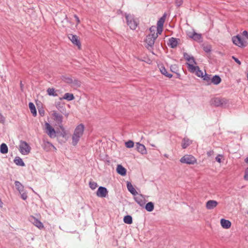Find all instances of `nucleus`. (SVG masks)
<instances>
[{
    "label": "nucleus",
    "mask_w": 248,
    "mask_h": 248,
    "mask_svg": "<svg viewBox=\"0 0 248 248\" xmlns=\"http://www.w3.org/2000/svg\"><path fill=\"white\" fill-rule=\"evenodd\" d=\"M46 91H47V94L49 95L53 96H56L58 95V94L55 92V89L53 88H48Z\"/></svg>",
    "instance_id": "36"
},
{
    "label": "nucleus",
    "mask_w": 248,
    "mask_h": 248,
    "mask_svg": "<svg viewBox=\"0 0 248 248\" xmlns=\"http://www.w3.org/2000/svg\"><path fill=\"white\" fill-rule=\"evenodd\" d=\"M42 147L44 150L46 152L50 151L51 147L55 148V147L52 145V144L48 141H44L42 145Z\"/></svg>",
    "instance_id": "21"
},
{
    "label": "nucleus",
    "mask_w": 248,
    "mask_h": 248,
    "mask_svg": "<svg viewBox=\"0 0 248 248\" xmlns=\"http://www.w3.org/2000/svg\"><path fill=\"white\" fill-rule=\"evenodd\" d=\"M212 104L216 107H219L222 106L224 104H226V102L224 99L217 97L213 99Z\"/></svg>",
    "instance_id": "14"
},
{
    "label": "nucleus",
    "mask_w": 248,
    "mask_h": 248,
    "mask_svg": "<svg viewBox=\"0 0 248 248\" xmlns=\"http://www.w3.org/2000/svg\"><path fill=\"white\" fill-rule=\"evenodd\" d=\"M59 127L61 129V131L59 130L56 131V136L62 138L66 137V132L63 125H61L60 126H59Z\"/></svg>",
    "instance_id": "18"
},
{
    "label": "nucleus",
    "mask_w": 248,
    "mask_h": 248,
    "mask_svg": "<svg viewBox=\"0 0 248 248\" xmlns=\"http://www.w3.org/2000/svg\"><path fill=\"white\" fill-rule=\"evenodd\" d=\"M192 142L189 139L187 138H184L183 139L182 142V147L183 149L186 148L189 145L191 144Z\"/></svg>",
    "instance_id": "24"
},
{
    "label": "nucleus",
    "mask_w": 248,
    "mask_h": 248,
    "mask_svg": "<svg viewBox=\"0 0 248 248\" xmlns=\"http://www.w3.org/2000/svg\"><path fill=\"white\" fill-rule=\"evenodd\" d=\"M166 18V14L165 13L163 16L159 18L157 23V33L159 34H161L162 31L163 25L165 21V19Z\"/></svg>",
    "instance_id": "7"
},
{
    "label": "nucleus",
    "mask_w": 248,
    "mask_h": 248,
    "mask_svg": "<svg viewBox=\"0 0 248 248\" xmlns=\"http://www.w3.org/2000/svg\"><path fill=\"white\" fill-rule=\"evenodd\" d=\"M5 122V117L0 112V123L3 124H4Z\"/></svg>",
    "instance_id": "48"
},
{
    "label": "nucleus",
    "mask_w": 248,
    "mask_h": 248,
    "mask_svg": "<svg viewBox=\"0 0 248 248\" xmlns=\"http://www.w3.org/2000/svg\"><path fill=\"white\" fill-rule=\"evenodd\" d=\"M158 33L149 34L146 36L145 42L147 44L146 47L148 50H153L155 41L158 36Z\"/></svg>",
    "instance_id": "2"
},
{
    "label": "nucleus",
    "mask_w": 248,
    "mask_h": 248,
    "mask_svg": "<svg viewBox=\"0 0 248 248\" xmlns=\"http://www.w3.org/2000/svg\"><path fill=\"white\" fill-rule=\"evenodd\" d=\"M188 61V62H189L190 63H194V64H197V63H196V61H195V59H194V57H193V60H191V59H190V60H188V61Z\"/></svg>",
    "instance_id": "57"
},
{
    "label": "nucleus",
    "mask_w": 248,
    "mask_h": 248,
    "mask_svg": "<svg viewBox=\"0 0 248 248\" xmlns=\"http://www.w3.org/2000/svg\"><path fill=\"white\" fill-rule=\"evenodd\" d=\"M220 224L221 226L224 229H229L231 226V222L229 220L224 218H222L220 220Z\"/></svg>",
    "instance_id": "20"
},
{
    "label": "nucleus",
    "mask_w": 248,
    "mask_h": 248,
    "mask_svg": "<svg viewBox=\"0 0 248 248\" xmlns=\"http://www.w3.org/2000/svg\"><path fill=\"white\" fill-rule=\"evenodd\" d=\"M21 197L23 200H26L28 197L27 194L25 192H21Z\"/></svg>",
    "instance_id": "47"
},
{
    "label": "nucleus",
    "mask_w": 248,
    "mask_h": 248,
    "mask_svg": "<svg viewBox=\"0 0 248 248\" xmlns=\"http://www.w3.org/2000/svg\"><path fill=\"white\" fill-rule=\"evenodd\" d=\"M56 108L62 113H63V111H64L65 108L63 106H61V103L60 102L58 103L56 105Z\"/></svg>",
    "instance_id": "42"
},
{
    "label": "nucleus",
    "mask_w": 248,
    "mask_h": 248,
    "mask_svg": "<svg viewBox=\"0 0 248 248\" xmlns=\"http://www.w3.org/2000/svg\"><path fill=\"white\" fill-rule=\"evenodd\" d=\"M232 59L239 65H240L241 64V62L236 57L234 56H232Z\"/></svg>",
    "instance_id": "51"
},
{
    "label": "nucleus",
    "mask_w": 248,
    "mask_h": 248,
    "mask_svg": "<svg viewBox=\"0 0 248 248\" xmlns=\"http://www.w3.org/2000/svg\"><path fill=\"white\" fill-rule=\"evenodd\" d=\"M46 125L48 135L51 138L56 137V131L55 129L47 123L46 124Z\"/></svg>",
    "instance_id": "11"
},
{
    "label": "nucleus",
    "mask_w": 248,
    "mask_h": 248,
    "mask_svg": "<svg viewBox=\"0 0 248 248\" xmlns=\"http://www.w3.org/2000/svg\"><path fill=\"white\" fill-rule=\"evenodd\" d=\"M136 146L137 151L142 155L147 154L146 149L143 144L137 142L136 143Z\"/></svg>",
    "instance_id": "15"
},
{
    "label": "nucleus",
    "mask_w": 248,
    "mask_h": 248,
    "mask_svg": "<svg viewBox=\"0 0 248 248\" xmlns=\"http://www.w3.org/2000/svg\"><path fill=\"white\" fill-rule=\"evenodd\" d=\"M245 161L246 163H248V157H247L245 159Z\"/></svg>",
    "instance_id": "60"
},
{
    "label": "nucleus",
    "mask_w": 248,
    "mask_h": 248,
    "mask_svg": "<svg viewBox=\"0 0 248 248\" xmlns=\"http://www.w3.org/2000/svg\"><path fill=\"white\" fill-rule=\"evenodd\" d=\"M52 115L53 117V119L58 124L59 126L62 125L63 117L61 114L57 112L56 111H53Z\"/></svg>",
    "instance_id": "8"
},
{
    "label": "nucleus",
    "mask_w": 248,
    "mask_h": 248,
    "mask_svg": "<svg viewBox=\"0 0 248 248\" xmlns=\"http://www.w3.org/2000/svg\"><path fill=\"white\" fill-rule=\"evenodd\" d=\"M242 35L247 38L248 36V32L247 31H244L242 32Z\"/></svg>",
    "instance_id": "56"
},
{
    "label": "nucleus",
    "mask_w": 248,
    "mask_h": 248,
    "mask_svg": "<svg viewBox=\"0 0 248 248\" xmlns=\"http://www.w3.org/2000/svg\"><path fill=\"white\" fill-rule=\"evenodd\" d=\"M33 224L37 228H38L40 229H42L44 228V225L43 223L38 219L35 218V217H33Z\"/></svg>",
    "instance_id": "28"
},
{
    "label": "nucleus",
    "mask_w": 248,
    "mask_h": 248,
    "mask_svg": "<svg viewBox=\"0 0 248 248\" xmlns=\"http://www.w3.org/2000/svg\"><path fill=\"white\" fill-rule=\"evenodd\" d=\"M14 162L16 165L18 166L23 167L25 165L22 159L19 157H16L14 159Z\"/></svg>",
    "instance_id": "32"
},
{
    "label": "nucleus",
    "mask_w": 248,
    "mask_h": 248,
    "mask_svg": "<svg viewBox=\"0 0 248 248\" xmlns=\"http://www.w3.org/2000/svg\"><path fill=\"white\" fill-rule=\"evenodd\" d=\"M68 38L70 40L72 43L78 47V49L81 48V43L80 40L78 39V36L76 35H73L72 34H69L68 35Z\"/></svg>",
    "instance_id": "9"
},
{
    "label": "nucleus",
    "mask_w": 248,
    "mask_h": 248,
    "mask_svg": "<svg viewBox=\"0 0 248 248\" xmlns=\"http://www.w3.org/2000/svg\"><path fill=\"white\" fill-rule=\"evenodd\" d=\"M15 184L16 189L19 191L20 194H21V192L24 191V186L18 181H16Z\"/></svg>",
    "instance_id": "26"
},
{
    "label": "nucleus",
    "mask_w": 248,
    "mask_h": 248,
    "mask_svg": "<svg viewBox=\"0 0 248 248\" xmlns=\"http://www.w3.org/2000/svg\"><path fill=\"white\" fill-rule=\"evenodd\" d=\"M194 33V31H192V32H189L187 35L188 36V37L191 38V39H193V37H192L193 36V34Z\"/></svg>",
    "instance_id": "54"
},
{
    "label": "nucleus",
    "mask_w": 248,
    "mask_h": 248,
    "mask_svg": "<svg viewBox=\"0 0 248 248\" xmlns=\"http://www.w3.org/2000/svg\"><path fill=\"white\" fill-rule=\"evenodd\" d=\"M187 67H188V70H189V71L191 73H195L197 70L198 69H199V67L198 66H194L191 63H187Z\"/></svg>",
    "instance_id": "30"
},
{
    "label": "nucleus",
    "mask_w": 248,
    "mask_h": 248,
    "mask_svg": "<svg viewBox=\"0 0 248 248\" xmlns=\"http://www.w3.org/2000/svg\"><path fill=\"white\" fill-rule=\"evenodd\" d=\"M117 172L122 176H125L126 174V170L121 165H118L116 168Z\"/></svg>",
    "instance_id": "17"
},
{
    "label": "nucleus",
    "mask_w": 248,
    "mask_h": 248,
    "mask_svg": "<svg viewBox=\"0 0 248 248\" xmlns=\"http://www.w3.org/2000/svg\"><path fill=\"white\" fill-rule=\"evenodd\" d=\"M145 209L148 212H152L154 209V204L152 202H148L145 206Z\"/></svg>",
    "instance_id": "33"
},
{
    "label": "nucleus",
    "mask_w": 248,
    "mask_h": 248,
    "mask_svg": "<svg viewBox=\"0 0 248 248\" xmlns=\"http://www.w3.org/2000/svg\"><path fill=\"white\" fill-rule=\"evenodd\" d=\"M75 98V97L72 93H65L63 96L62 98H61L60 99L62 100V99L67 100L68 101H71L74 100Z\"/></svg>",
    "instance_id": "27"
},
{
    "label": "nucleus",
    "mask_w": 248,
    "mask_h": 248,
    "mask_svg": "<svg viewBox=\"0 0 248 248\" xmlns=\"http://www.w3.org/2000/svg\"><path fill=\"white\" fill-rule=\"evenodd\" d=\"M89 186L92 189L94 190L97 187V184L95 182L90 181Z\"/></svg>",
    "instance_id": "41"
},
{
    "label": "nucleus",
    "mask_w": 248,
    "mask_h": 248,
    "mask_svg": "<svg viewBox=\"0 0 248 248\" xmlns=\"http://www.w3.org/2000/svg\"><path fill=\"white\" fill-rule=\"evenodd\" d=\"M134 143L132 140H128L127 142H125V146L128 148H132L134 146Z\"/></svg>",
    "instance_id": "40"
},
{
    "label": "nucleus",
    "mask_w": 248,
    "mask_h": 248,
    "mask_svg": "<svg viewBox=\"0 0 248 248\" xmlns=\"http://www.w3.org/2000/svg\"><path fill=\"white\" fill-rule=\"evenodd\" d=\"M8 152V148L7 145L2 143L0 146V152L1 154H7Z\"/></svg>",
    "instance_id": "29"
},
{
    "label": "nucleus",
    "mask_w": 248,
    "mask_h": 248,
    "mask_svg": "<svg viewBox=\"0 0 248 248\" xmlns=\"http://www.w3.org/2000/svg\"><path fill=\"white\" fill-rule=\"evenodd\" d=\"M124 221L125 223L127 224H131L132 223L133 220L132 217L130 215H126L124 217Z\"/></svg>",
    "instance_id": "34"
},
{
    "label": "nucleus",
    "mask_w": 248,
    "mask_h": 248,
    "mask_svg": "<svg viewBox=\"0 0 248 248\" xmlns=\"http://www.w3.org/2000/svg\"><path fill=\"white\" fill-rule=\"evenodd\" d=\"M175 4L177 6L179 7L183 4V0H175Z\"/></svg>",
    "instance_id": "49"
},
{
    "label": "nucleus",
    "mask_w": 248,
    "mask_h": 248,
    "mask_svg": "<svg viewBox=\"0 0 248 248\" xmlns=\"http://www.w3.org/2000/svg\"><path fill=\"white\" fill-rule=\"evenodd\" d=\"M73 86L76 87H79L81 86V82L77 79H73V82L72 83Z\"/></svg>",
    "instance_id": "38"
},
{
    "label": "nucleus",
    "mask_w": 248,
    "mask_h": 248,
    "mask_svg": "<svg viewBox=\"0 0 248 248\" xmlns=\"http://www.w3.org/2000/svg\"><path fill=\"white\" fill-rule=\"evenodd\" d=\"M97 196L101 198H105L108 194V191L106 187L103 186H99L96 192Z\"/></svg>",
    "instance_id": "10"
},
{
    "label": "nucleus",
    "mask_w": 248,
    "mask_h": 248,
    "mask_svg": "<svg viewBox=\"0 0 248 248\" xmlns=\"http://www.w3.org/2000/svg\"><path fill=\"white\" fill-rule=\"evenodd\" d=\"M244 179L248 181V169H247L246 170V171H245V175H244Z\"/></svg>",
    "instance_id": "52"
},
{
    "label": "nucleus",
    "mask_w": 248,
    "mask_h": 248,
    "mask_svg": "<svg viewBox=\"0 0 248 248\" xmlns=\"http://www.w3.org/2000/svg\"><path fill=\"white\" fill-rule=\"evenodd\" d=\"M159 69L161 74L165 76L166 77L170 78L172 77V74L168 73L167 70L166 69L163 65H161L159 66Z\"/></svg>",
    "instance_id": "22"
},
{
    "label": "nucleus",
    "mask_w": 248,
    "mask_h": 248,
    "mask_svg": "<svg viewBox=\"0 0 248 248\" xmlns=\"http://www.w3.org/2000/svg\"><path fill=\"white\" fill-rule=\"evenodd\" d=\"M214 151L211 150L207 152V155L208 156H211L214 154Z\"/></svg>",
    "instance_id": "53"
},
{
    "label": "nucleus",
    "mask_w": 248,
    "mask_h": 248,
    "mask_svg": "<svg viewBox=\"0 0 248 248\" xmlns=\"http://www.w3.org/2000/svg\"><path fill=\"white\" fill-rule=\"evenodd\" d=\"M195 74L198 77H201L202 78L203 76V72L200 69V68L199 67V69H198L195 73Z\"/></svg>",
    "instance_id": "43"
},
{
    "label": "nucleus",
    "mask_w": 248,
    "mask_h": 248,
    "mask_svg": "<svg viewBox=\"0 0 248 248\" xmlns=\"http://www.w3.org/2000/svg\"><path fill=\"white\" fill-rule=\"evenodd\" d=\"M222 157V155H218L216 157V160L218 163H220L221 162V157Z\"/></svg>",
    "instance_id": "50"
},
{
    "label": "nucleus",
    "mask_w": 248,
    "mask_h": 248,
    "mask_svg": "<svg viewBox=\"0 0 248 248\" xmlns=\"http://www.w3.org/2000/svg\"><path fill=\"white\" fill-rule=\"evenodd\" d=\"M180 41V39L179 38L171 37L169 39L168 45L170 46L171 48H174L177 46L179 42Z\"/></svg>",
    "instance_id": "13"
},
{
    "label": "nucleus",
    "mask_w": 248,
    "mask_h": 248,
    "mask_svg": "<svg viewBox=\"0 0 248 248\" xmlns=\"http://www.w3.org/2000/svg\"><path fill=\"white\" fill-rule=\"evenodd\" d=\"M218 204V202L216 201L209 200L206 203V208L208 210H212L215 208Z\"/></svg>",
    "instance_id": "16"
},
{
    "label": "nucleus",
    "mask_w": 248,
    "mask_h": 248,
    "mask_svg": "<svg viewBox=\"0 0 248 248\" xmlns=\"http://www.w3.org/2000/svg\"><path fill=\"white\" fill-rule=\"evenodd\" d=\"M127 188L128 190L134 196H136L138 194L137 191L134 188L133 185L130 182H127L126 184Z\"/></svg>",
    "instance_id": "19"
},
{
    "label": "nucleus",
    "mask_w": 248,
    "mask_h": 248,
    "mask_svg": "<svg viewBox=\"0 0 248 248\" xmlns=\"http://www.w3.org/2000/svg\"><path fill=\"white\" fill-rule=\"evenodd\" d=\"M170 70L173 73H176L177 71V66L176 65H171L170 67Z\"/></svg>",
    "instance_id": "45"
},
{
    "label": "nucleus",
    "mask_w": 248,
    "mask_h": 248,
    "mask_svg": "<svg viewBox=\"0 0 248 248\" xmlns=\"http://www.w3.org/2000/svg\"><path fill=\"white\" fill-rule=\"evenodd\" d=\"M176 73L177 74V78H180V77H181L180 74L179 73Z\"/></svg>",
    "instance_id": "58"
},
{
    "label": "nucleus",
    "mask_w": 248,
    "mask_h": 248,
    "mask_svg": "<svg viewBox=\"0 0 248 248\" xmlns=\"http://www.w3.org/2000/svg\"><path fill=\"white\" fill-rule=\"evenodd\" d=\"M134 200L136 202L139 204L140 206H144L146 200L144 197L141 194H137L134 196Z\"/></svg>",
    "instance_id": "12"
},
{
    "label": "nucleus",
    "mask_w": 248,
    "mask_h": 248,
    "mask_svg": "<svg viewBox=\"0 0 248 248\" xmlns=\"http://www.w3.org/2000/svg\"><path fill=\"white\" fill-rule=\"evenodd\" d=\"M211 75L207 74L206 73H205L204 75L203 76V79L205 81H206L207 83V84H210L211 79Z\"/></svg>",
    "instance_id": "35"
},
{
    "label": "nucleus",
    "mask_w": 248,
    "mask_h": 248,
    "mask_svg": "<svg viewBox=\"0 0 248 248\" xmlns=\"http://www.w3.org/2000/svg\"><path fill=\"white\" fill-rule=\"evenodd\" d=\"M125 16L127 25L131 30H135L138 25L137 22L131 15L126 14Z\"/></svg>",
    "instance_id": "6"
},
{
    "label": "nucleus",
    "mask_w": 248,
    "mask_h": 248,
    "mask_svg": "<svg viewBox=\"0 0 248 248\" xmlns=\"http://www.w3.org/2000/svg\"><path fill=\"white\" fill-rule=\"evenodd\" d=\"M2 204H3V203L1 200V199H0V207H1L2 206Z\"/></svg>",
    "instance_id": "59"
},
{
    "label": "nucleus",
    "mask_w": 248,
    "mask_h": 248,
    "mask_svg": "<svg viewBox=\"0 0 248 248\" xmlns=\"http://www.w3.org/2000/svg\"><path fill=\"white\" fill-rule=\"evenodd\" d=\"M182 163L193 165L197 162L196 158L190 155H186L183 156L180 160Z\"/></svg>",
    "instance_id": "4"
},
{
    "label": "nucleus",
    "mask_w": 248,
    "mask_h": 248,
    "mask_svg": "<svg viewBox=\"0 0 248 248\" xmlns=\"http://www.w3.org/2000/svg\"><path fill=\"white\" fill-rule=\"evenodd\" d=\"M156 29V27L155 26H152L150 28L149 31L151 32V34H156V33L155 32Z\"/></svg>",
    "instance_id": "46"
},
{
    "label": "nucleus",
    "mask_w": 248,
    "mask_h": 248,
    "mask_svg": "<svg viewBox=\"0 0 248 248\" xmlns=\"http://www.w3.org/2000/svg\"><path fill=\"white\" fill-rule=\"evenodd\" d=\"M221 81V78L218 75L214 76L211 79V83H213L215 85L219 84Z\"/></svg>",
    "instance_id": "25"
},
{
    "label": "nucleus",
    "mask_w": 248,
    "mask_h": 248,
    "mask_svg": "<svg viewBox=\"0 0 248 248\" xmlns=\"http://www.w3.org/2000/svg\"><path fill=\"white\" fill-rule=\"evenodd\" d=\"M31 148L25 141L21 140L19 144V151L24 155H27L30 152Z\"/></svg>",
    "instance_id": "5"
},
{
    "label": "nucleus",
    "mask_w": 248,
    "mask_h": 248,
    "mask_svg": "<svg viewBox=\"0 0 248 248\" xmlns=\"http://www.w3.org/2000/svg\"><path fill=\"white\" fill-rule=\"evenodd\" d=\"M62 79L64 82L68 84H72V83L73 82V79L70 77L62 76Z\"/></svg>",
    "instance_id": "37"
},
{
    "label": "nucleus",
    "mask_w": 248,
    "mask_h": 248,
    "mask_svg": "<svg viewBox=\"0 0 248 248\" xmlns=\"http://www.w3.org/2000/svg\"><path fill=\"white\" fill-rule=\"evenodd\" d=\"M84 125L82 124H78L75 128L72 136V144L76 146L83 134Z\"/></svg>",
    "instance_id": "1"
},
{
    "label": "nucleus",
    "mask_w": 248,
    "mask_h": 248,
    "mask_svg": "<svg viewBox=\"0 0 248 248\" xmlns=\"http://www.w3.org/2000/svg\"><path fill=\"white\" fill-rule=\"evenodd\" d=\"M184 59L188 61L191 59V60H193V56H190L187 53L184 52Z\"/></svg>",
    "instance_id": "44"
},
{
    "label": "nucleus",
    "mask_w": 248,
    "mask_h": 248,
    "mask_svg": "<svg viewBox=\"0 0 248 248\" xmlns=\"http://www.w3.org/2000/svg\"><path fill=\"white\" fill-rule=\"evenodd\" d=\"M22 86H23V84H22V82L21 81V82H20V87H21V88H22Z\"/></svg>",
    "instance_id": "61"
},
{
    "label": "nucleus",
    "mask_w": 248,
    "mask_h": 248,
    "mask_svg": "<svg viewBox=\"0 0 248 248\" xmlns=\"http://www.w3.org/2000/svg\"><path fill=\"white\" fill-rule=\"evenodd\" d=\"M232 41L234 44L240 47H245L248 45V42L238 34L232 37Z\"/></svg>",
    "instance_id": "3"
},
{
    "label": "nucleus",
    "mask_w": 248,
    "mask_h": 248,
    "mask_svg": "<svg viewBox=\"0 0 248 248\" xmlns=\"http://www.w3.org/2000/svg\"><path fill=\"white\" fill-rule=\"evenodd\" d=\"M74 16L77 22V24H79L80 23V20H79L78 17V16L76 15H75Z\"/></svg>",
    "instance_id": "55"
},
{
    "label": "nucleus",
    "mask_w": 248,
    "mask_h": 248,
    "mask_svg": "<svg viewBox=\"0 0 248 248\" xmlns=\"http://www.w3.org/2000/svg\"><path fill=\"white\" fill-rule=\"evenodd\" d=\"M203 49L206 53H210L212 50V46L211 45H208L204 46Z\"/></svg>",
    "instance_id": "39"
},
{
    "label": "nucleus",
    "mask_w": 248,
    "mask_h": 248,
    "mask_svg": "<svg viewBox=\"0 0 248 248\" xmlns=\"http://www.w3.org/2000/svg\"><path fill=\"white\" fill-rule=\"evenodd\" d=\"M29 108L30 109L31 112L32 114L34 116H35L37 114V111L36 110L34 104L32 102H30L29 104Z\"/></svg>",
    "instance_id": "31"
},
{
    "label": "nucleus",
    "mask_w": 248,
    "mask_h": 248,
    "mask_svg": "<svg viewBox=\"0 0 248 248\" xmlns=\"http://www.w3.org/2000/svg\"><path fill=\"white\" fill-rule=\"evenodd\" d=\"M192 37H193L192 39L195 41H197V42H200V43L202 42V35L200 33H198L196 32L195 31H194V33Z\"/></svg>",
    "instance_id": "23"
}]
</instances>
